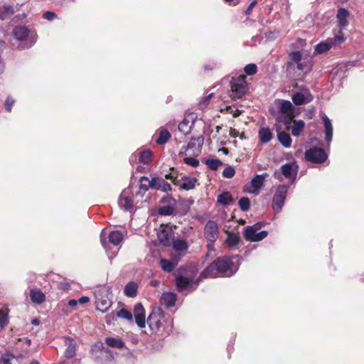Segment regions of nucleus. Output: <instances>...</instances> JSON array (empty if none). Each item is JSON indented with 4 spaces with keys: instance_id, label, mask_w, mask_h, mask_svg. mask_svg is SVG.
I'll list each match as a JSON object with an SVG mask.
<instances>
[{
    "instance_id": "69168bd1",
    "label": "nucleus",
    "mask_w": 364,
    "mask_h": 364,
    "mask_svg": "<svg viewBox=\"0 0 364 364\" xmlns=\"http://www.w3.org/2000/svg\"><path fill=\"white\" fill-rule=\"evenodd\" d=\"M105 234V230H102V232H101V235H100L101 243L104 246V247H105V240H104V235Z\"/></svg>"
},
{
    "instance_id": "6e6d98bb",
    "label": "nucleus",
    "mask_w": 364,
    "mask_h": 364,
    "mask_svg": "<svg viewBox=\"0 0 364 364\" xmlns=\"http://www.w3.org/2000/svg\"><path fill=\"white\" fill-rule=\"evenodd\" d=\"M56 16L57 14L55 12L50 11H46L43 15V17L48 21H53L55 18H56Z\"/></svg>"
},
{
    "instance_id": "9d476101",
    "label": "nucleus",
    "mask_w": 364,
    "mask_h": 364,
    "mask_svg": "<svg viewBox=\"0 0 364 364\" xmlns=\"http://www.w3.org/2000/svg\"><path fill=\"white\" fill-rule=\"evenodd\" d=\"M298 171V166L293 163H287L282 166L280 171L274 173V177L279 181L282 180V176L287 178L294 181Z\"/></svg>"
},
{
    "instance_id": "cd10ccee",
    "label": "nucleus",
    "mask_w": 364,
    "mask_h": 364,
    "mask_svg": "<svg viewBox=\"0 0 364 364\" xmlns=\"http://www.w3.org/2000/svg\"><path fill=\"white\" fill-rule=\"evenodd\" d=\"M138 285L134 282H129L124 287V294L130 298H134L137 294Z\"/></svg>"
},
{
    "instance_id": "6e6552de",
    "label": "nucleus",
    "mask_w": 364,
    "mask_h": 364,
    "mask_svg": "<svg viewBox=\"0 0 364 364\" xmlns=\"http://www.w3.org/2000/svg\"><path fill=\"white\" fill-rule=\"evenodd\" d=\"M216 264L220 274L225 277L233 275L238 269V264H235L234 262L227 257L216 259Z\"/></svg>"
},
{
    "instance_id": "58836bf2",
    "label": "nucleus",
    "mask_w": 364,
    "mask_h": 364,
    "mask_svg": "<svg viewBox=\"0 0 364 364\" xmlns=\"http://www.w3.org/2000/svg\"><path fill=\"white\" fill-rule=\"evenodd\" d=\"M240 237L237 234L233 232H228V237L225 240L226 244L230 247H235L240 242Z\"/></svg>"
},
{
    "instance_id": "f03ea898",
    "label": "nucleus",
    "mask_w": 364,
    "mask_h": 364,
    "mask_svg": "<svg viewBox=\"0 0 364 364\" xmlns=\"http://www.w3.org/2000/svg\"><path fill=\"white\" fill-rule=\"evenodd\" d=\"M109 288L102 286L95 291L96 309L105 313L111 307L112 302L109 298Z\"/></svg>"
},
{
    "instance_id": "412c9836",
    "label": "nucleus",
    "mask_w": 364,
    "mask_h": 364,
    "mask_svg": "<svg viewBox=\"0 0 364 364\" xmlns=\"http://www.w3.org/2000/svg\"><path fill=\"white\" fill-rule=\"evenodd\" d=\"M322 120L325 129V139L329 145L333 138V125L331 119L326 114L322 116Z\"/></svg>"
},
{
    "instance_id": "c85d7f7f",
    "label": "nucleus",
    "mask_w": 364,
    "mask_h": 364,
    "mask_svg": "<svg viewBox=\"0 0 364 364\" xmlns=\"http://www.w3.org/2000/svg\"><path fill=\"white\" fill-rule=\"evenodd\" d=\"M193 125V122H190V120L185 117L178 124V130L180 132L183 134L184 135H187L191 132V128Z\"/></svg>"
},
{
    "instance_id": "a18cd8bd",
    "label": "nucleus",
    "mask_w": 364,
    "mask_h": 364,
    "mask_svg": "<svg viewBox=\"0 0 364 364\" xmlns=\"http://www.w3.org/2000/svg\"><path fill=\"white\" fill-rule=\"evenodd\" d=\"M117 316L119 318H124L127 321H132L133 318L132 313L125 309H122L117 311Z\"/></svg>"
},
{
    "instance_id": "39448f33",
    "label": "nucleus",
    "mask_w": 364,
    "mask_h": 364,
    "mask_svg": "<svg viewBox=\"0 0 364 364\" xmlns=\"http://www.w3.org/2000/svg\"><path fill=\"white\" fill-rule=\"evenodd\" d=\"M289 65H296L298 70L304 73H307L311 69L312 62L311 58L307 56H302L300 51H294L290 54Z\"/></svg>"
},
{
    "instance_id": "7c9ffc66",
    "label": "nucleus",
    "mask_w": 364,
    "mask_h": 364,
    "mask_svg": "<svg viewBox=\"0 0 364 364\" xmlns=\"http://www.w3.org/2000/svg\"><path fill=\"white\" fill-rule=\"evenodd\" d=\"M105 343L111 348L121 349L124 346V343L121 338L107 337L105 338Z\"/></svg>"
},
{
    "instance_id": "72a5a7b5",
    "label": "nucleus",
    "mask_w": 364,
    "mask_h": 364,
    "mask_svg": "<svg viewBox=\"0 0 364 364\" xmlns=\"http://www.w3.org/2000/svg\"><path fill=\"white\" fill-rule=\"evenodd\" d=\"M171 135L170 132L164 127H161L159 129V136L158 139L156 140V142L158 144H165L171 138Z\"/></svg>"
},
{
    "instance_id": "a211bd4d",
    "label": "nucleus",
    "mask_w": 364,
    "mask_h": 364,
    "mask_svg": "<svg viewBox=\"0 0 364 364\" xmlns=\"http://www.w3.org/2000/svg\"><path fill=\"white\" fill-rule=\"evenodd\" d=\"M171 244L176 252L175 254H173V255L176 256V257L181 259L188 248L187 242L181 239H173Z\"/></svg>"
},
{
    "instance_id": "864d4df0",
    "label": "nucleus",
    "mask_w": 364,
    "mask_h": 364,
    "mask_svg": "<svg viewBox=\"0 0 364 364\" xmlns=\"http://www.w3.org/2000/svg\"><path fill=\"white\" fill-rule=\"evenodd\" d=\"M14 357L11 354H4L0 358V364H11V360Z\"/></svg>"
},
{
    "instance_id": "b1692460",
    "label": "nucleus",
    "mask_w": 364,
    "mask_h": 364,
    "mask_svg": "<svg viewBox=\"0 0 364 364\" xmlns=\"http://www.w3.org/2000/svg\"><path fill=\"white\" fill-rule=\"evenodd\" d=\"M269 176L268 173H262L256 175L251 181V184L254 188V191H257L264 185L265 179Z\"/></svg>"
},
{
    "instance_id": "4c0bfd02",
    "label": "nucleus",
    "mask_w": 364,
    "mask_h": 364,
    "mask_svg": "<svg viewBox=\"0 0 364 364\" xmlns=\"http://www.w3.org/2000/svg\"><path fill=\"white\" fill-rule=\"evenodd\" d=\"M279 104V109L282 114L293 112V105L289 100H280Z\"/></svg>"
},
{
    "instance_id": "f704fd0d",
    "label": "nucleus",
    "mask_w": 364,
    "mask_h": 364,
    "mask_svg": "<svg viewBox=\"0 0 364 364\" xmlns=\"http://www.w3.org/2000/svg\"><path fill=\"white\" fill-rule=\"evenodd\" d=\"M158 238L161 243L165 246H168L172 242V233L166 232L165 230H161L158 233Z\"/></svg>"
},
{
    "instance_id": "1a4fd4ad",
    "label": "nucleus",
    "mask_w": 364,
    "mask_h": 364,
    "mask_svg": "<svg viewBox=\"0 0 364 364\" xmlns=\"http://www.w3.org/2000/svg\"><path fill=\"white\" fill-rule=\"evenodd\" d=\"M164 314L160 308L152 310L147 318V323L152 333H157L164 321Z\"/></svg>"
},
{
    "instance_id": "c03bdc74",
    "label": "nucleus",
    "mask_w": 364,
    "mask_h": 364,
    "mask_svg": "<svg viewBox=\"0 0 364 364\" xmlns=\"http://www.w3.org/2000/svg\"><path fill=\"white\" fill-rule=\"evenodd\" d=\"M239 207L242 211H247L250 209V202L247 197H242L239 200Z\"/></svg>"
},
{
    "instance_id": "2eb2a0df",
    "label": "nucleus",
    "mask_w": 364,
    "mask_h": 364,
    "mask_svg": "<svg viewBox=\"0 0 364 364\" xmlns=\"http://www.w3.org/2000/svg\"><path fill=\"white\" fill-rule=\"evenodd\" d=\"M291 100L296 105H301L311 102L313 96L308 89L302 88L292 95Z\"/></svg>"
},
{
    "instance_id": "e2e57ef3",
    "label": "nucleus",
    "mask_w": 364,
    "mask_h": 364,
    "mask_svg": "<svg viewBox=\"0 0 364 364\" xmlns=\"http://www.w3.org/2000/svg\"><path fill=\"white\" fill-rule=\"evenodd\" d=\"M166 178L171 179L173 183H174V181H178L179 179H177L176 177H175L173 173H170L165 175Z\"/></svg>"
},
{
    "instance_id": "473e14b6",
    "label": "nucleus",
    "mask_w": 364,
    "mask_h": 364,
    "mask_svg": "<svg viewBox=\"0 0 364 364\" xmlns=\"http://www.w3.org/2000/svg\"><path fill=\"white\" fill-rule=\"evenodd\" d=\"M279 143L285 148H289L291 145V138L290 135L284 132H279L277 134Z\"/></svg>"
},
{
    "instance_id": "13d9d810",
    "label": "nucleus",
    "mask_w": 364,
    "mask_h": 364,
    "mask_svg": "<svg viewBox=\"0 0 364 364\" xmlns=\"http://www.w3.org/2000/svg\"><path fill=\"white\" fill-rule=\"evenodd\" d=\"M117 317V314L111 312L106 316V322L110 323L112 321L115 320Z\"/></svg>"
},
{
    "instance_id": "423d86ee",
    "label": "nucleus",
    "mask_w": 364,
    "mask_h": 364,
    "mask_svg": "<svg viewBox=\"0 0 364 364\" xmlns=\"http://www.w3.org/2000/svg\"><path fill=\"white\" fill-rule=\"evenodd\" d=\"M261 228L262 224L259 223L247 226L244 230L245 240L250 242H259L264 239L267 236L268 232L266 230L259 231Z\"/></svg>"
},
{
    "instance_id": "09e8293b",
    "label": "nucleus",
    "mask_w": 364,
    "mask_h": 364,
    "mask_svg": "<svg viewBox=\"0 0 364 364\" xmlns=\"http://www.w3.org/2000/svg\"><path fill=\"white\" fill-rule=\"evenodd\" d=\"M173 208L170 205L161 206L159 209V213L161 215H171L173 213Z\"/></svg>"
},
{
    "instance_id": "4be33fe9",
    "label": "nucleus",
    "mask_w": 364,
    "mask_h": 364,
    "mask_svg": "<svg viewBox=\"0 0 364 364\" xmlns=\"http://www.w3.org/2000/svg\"><path fill=\"white\" fill-rule=\"evenodd\" d=\"M181 259L172 255V260H168L166 259H160V265L161 269L166 272H171L173 270L175 267L178 264Z\"/></svg>"
},
{
    "instance_id": "680f3d73",
    "label": "nucleus",
    "mask_w": 364,
    "mask_h": 364,
    "mask_svg": "<svg viewBox=\"0 0 364 364\" xmlns=\"http://www.w3.org/2000/svg\"><path fill=\"white\" fill-rule=\"evenodd\" d=\"M89 301H90L89 297H88V296H85L80 297V298L77 300L78 303H79V304H86V303H87Z\"/></svg>"
},
{
    "instance_id": "052dcab7",
    "label": "nucleus",
    "mask_w": 364,
    "mask_h": 364,
    "mask_svg": "<svg viewBox=\"0 0 364 364\" xmlns=\"http://www.w3.org/2000/svg\"><path fill=\"white\" fill-rule=\"evenodd\" d=\"M229 134L232 138H237L240 135L239 132L237 130H236L235 129H234V128H230V132H229Z\"/></svg>"
},
{
    "instance_id": "0eeeda50",
    "label": "nucleus",
    "mask_w": 364,
    "mask_h": 364,
    "mask_svg": "<svg viewBox=\"0 0 364 364\" xmlns=\"http://www.w3.org/2000/svg\"><path fill=\"white\" fill-rule=\"evenodd\" d=\"M289 185H279L277 186L272 198V206L275 213L281 212L287 198Z\"/></svg>"
},
{
    "instance_id": "a19ab883",
    "label": "nucleus",
    "mask_w": 364,
    "mask_h": 364,
    "mask_svg": "<svg viewBox=\"0 0 364 364\" xmlns=\"http://www.w3.org/2000/svg\"><path fill=\"white\" fill-rule=\"evenodd\" d=\"M152 159V152L149 149L142 151L139 153V161L144 164H149Z\"/></svg>"
},
{
    "instance_id": "bb28decb",
    "label": "nucleus",
    "mask_w": 364,
    "mask_h": 364,
    "mask_svg": "<svg viewBox=\"0 0 364 364\" xmlns=\"http://www.w3.org/2000/svg\"><path fill=\"white\" fill-rule=\"evenodd\" d=\"M14 13V9L12 5L3 4L0 2V18L5 20L11 17Z\"/></svg>"
},
{
    "instance_id": "20e7f679",
    "label": "nucleus",
    "mask_w": 364,
    "mask_h": 364,
    "mask_svg": "<svg viewBox=\"0 0 364 364\" xmlns=\"http://www.w3.org/2000/svg\"><path fill=\"white\" fill-rule=\"evenodd\" d=\"M230 85L232 92L231 96L233 98H241L247 93L249 89L245 75L232 77Z\"/></svg>"
},
{
    "instance_id": "c9c22d12",
    "label": "nucleus",
    "mask_w": 364,
    "mask_h": 364,
    "mask_svg": "<svg viewBox=\"0 0 364 364\" xmlns=\"http://www.w3.org/2000/svg\"><path fill=\"white\" fill-rule=\"evenodd\" d=\"M109 241L114 245H119L123 240V235L118 230L112 231L108 235Z\"/></svg>"
},
{
    "instance_id": "4d7b16f0",
    "label": "nucleus",
    "mask_w": 364,
    "mask_h": 364,
    "mask_svg": "<svg viewBox=\"0 0 364 364\" xmlns=\"http://www.w3.org/2000/svg\"><path fill=\"white\" fill-rule=\"evenodd\" d=\"M14 104V100L11 97H7L4 104L5 109L10 112L11 111L12 106Z\"/></svg>"
},
{
    "instance_id": "f257e3e1",
    "label": "nucleus",
    "mask_w": 364,
    "mask_h": 364,
    "mask_svg": "<svg viewBox=\"0 0 364 364\" xmlns=\"http://www.w3.org/2000/svg\"><path fill=\"white\" fill-rule=\"evenodd\" d=\"M197 269L194 267L187 266L181 268L176 277V285L179 291L195 290L200 283L199 278L195 279Z\"/></svg>"
},
{
    "instance_id": "9b49d317",
    "label": "nucleus",
    "mask_w": 364,
    "mask_h": 364,
    "mask_svg": "<svg viewBox=\"0 0 364 364\" xmlns=\"http://www.w3.org/2000/svg\"><path fill=\"white\" fill-rule=\"evenodd\" d=\"M327 154L321 148H311L305 152V159L314 164H321L327 159Z\"/></svg>"
},
{
    "instance_id": "3c124183",
    "label": "nucleus",
    "mask_w": 364,
    "mask_h": 364,
    "mask_svg": "<svg viewBox=\"0 0 364 364\" xmlns=\"http://www.w3.org/2000/svg\"><path fill=\"white\" fill-rule=\"evenodd\" d=\"M183 162L192 167H197L199 165V161L194 157H186Z\"/></svg>"
},
{
    "instance_id": "774afa93",
    "label": "nucleus",
    "mask_w": 364,
    "mask_h": 364,
    "mask_svg": "<svg viewBox=\"0 0 364 364\" xmlns=\"http://www.w3.org/2000/svg\"><path fill=\"white\" fill-rule=\"evenodd\" d=\"M149 188H150V186L149 185L148 186L143 185V184L140 185V189L142 190L144 192L146 191Z\"/></svg>"
},
{
    "instance_id": "de8ad7c7",
    "label": "nucleus",
    "mask_w": 364,
    "mask_h": 364,
    "mask_svg": "<svg viewBox=\"0 0 364 364\" xmlns=\"http://www.w3.org/2000/svg\"><path fill=\"white\" fill-rule=\"evenodd\" d=\"M244 71L247 75H253L257 72V67L255 63H250L245 67Z\"/></svg>"
},
{
    "instance_id": "c756f323",
    "label": "nucleus",
    "mask_w": 364,
    "mask_h": 364,
    "mask_svg": "<svg viewBox=\"0 0 364 364\" xmlns=\"http://www.w3.org/2000/svg\"><path fill=\"white\" fill-rule=\"evenodd\" d=\"M259 140L262 144H266L272 139V133L268 127H262L259 130Z\"/></svg>"
},
{
    "instance_id": "0e129e2a",
    "label": "nucleus",
    "mask_w": 364,
    "mask_h": 364,
    "mask_svg": "<svg viewBox=\"0 0 364 364\" xmlns=\"http://www.w3.org/2000/svg\"><path fill=\"white\" fill-rule=\"evenodd\" d=\"M78 304V301L77 300H75V299H70L69 301H68V306H70V307H75L77 306V304Z\"/></svg>"
},
{
    "instance_id": "6ab92c4d",
    "label": "nucleus",
    "mask_w": 364,
    "mask_h": 364,
    "mask_svg": "<svg viewBox=\"0 0 364 364\" xmlns=\"http://www.w3.org/2000/svg\"><path fill=\"white\" fill-rule=\"evenodd\" d=\"M197 182L198 181L196 178L184 176L178 181H174V184L181 189L189 191L195 188Z\"/></svg>"
},
{
    "instance_id": "aec40b11",
    "label": "nucleus",
    "mask_w": 364,
    "mask_h": 364,
    "mask_svg": "<svg viewBox=\"0 0 364 364\" xmlns=\"http://www.w3.org/2000/svg\"><path fill=\"white\" fill-rule=\"evenodd\" d=\"M220 275L219 271L218 269V265L216 264V259L210 265H208L200 274L199 279L200 281L204 278H215Z\"/></svg>"
},
{
    "instance_id": "49530a36",
    "label": "nucleus",
    "mask_w": 364,
    "mask_h": 364,
    "mask_svg": "<svg viewBox=\"0 0 364 364\" xmlns=\"http://www.w3.org/2000/svg\"><path fill=\"white\" fill-rule=\"evenodd\" d=\"M293 118V112L289 114H284L282 116L277 118V121L284 123L285 125H289L291 123Z\"/></svg>"
},
{
    "instance_id": "338daca9",
    "label": "nucleus",
    "mask_w": 364,
    "mask_h": 364,
    "mask_svg": "<svg viewBox=\"0 0 364 364\" xmlns=\"http://www.w3.org/2000/svg\"><path fill=\"white\" fill-rule=\"evenodd\" d=\"M215 242H210V241H208V249L209 251H211L213 250Z\"/></svg>"
},
{
    "instance_id": "dca6fc26",
    "label": "nucleus",
    "mask_w": 364,
    "mask_h": 364,
    "mask_svg": "<svg viewBox=\"0 0 364 364\" xmlns=\"http://www.w3.org/2000/svg\"><path fill=\"white\" fill-rule=\"evenodd\" d=\"M101 348L96 352V359L102 364H108L114 358V353L108 348L103 346L101 343Z\"/></svg>"
},
{
    "instance_id": "bf43d9fd",
    "label": "nucleus",
    "mask_w": 364,
    "mask_h": 364,
    "mask_svg": "<svg viewBox=\"0 0 364 364\" xmlns=\"http://www.w3.org/2000/svg\"><path fill=\"white\" fill-rule=\"evenodd\" d=\"M257 1L256 0H253L250 4L249 5V6L247 7V9H246V14L247 15H250L252 12V9L257 5Z\"/></svg>"
},
{
    "instance_id": "5fc2aeb1",
    "label": "nucleus",
    "mask_w": 364,
    "mask_h": 364,
    "mask_svg": "<svg viewBox=\"0 0 364 364\" xmlns=\"http://www.w3.org/2000/svg\"><path fill=\"white\" fill-rule=\"evenodd\" d=\"M135 321L137 326L140 328L145 327L146 325V320H145V315L144 316H135Z\"/></svg>"
},
{
    "instance_id": "4468645a",
    "label": "nucleus",
    "mask_w": 364,
    "mask_h": 364,
    "mask_svg": "<svg viewBox=\"0 0 364 364\" xmlns=\"http://www.w3.org/2000/svg\"><path fill=\"white\" fill-rule=\"evenodd\" d=\"M204 236L207 241L215 242L219 236L218 223L213 220H208L204 227Z\"/></svg>"
},
{
    "instance_id": "5701e85b",
    "label": "nucleus",
    "mask_w": 364,
    "mask_h": 364,
    "mask_svg": "<svg viewBox=\"0 0 364 364\" xmlns=\"http://www.w3.org/2000/svg\"><path fill=\"white\" fill-rule=\"evenodd\" d=\"M65 346H67L65 351V356L67 358H72L75 355L76 353V342L70 338H66Z\"/></svg>"
},
{
    "instance_id": "603ef678",
    "label": "nucleus",
    "mask_w": 364,
    "mask_h": 364,
    "mask_svg": "<svg viewBox=\"0 0 364 364\" xmlns=\"http://www.w3.org/2000/svg\"><path fill=\"white\" fill-rule=\"evenodd\" d=\"M134 316L139 315L144 316L145 315V311L141 304L138 303L134 306Z\"/></svg>"
},
{
    "instance_id": "ddd939ff",
    "label": "nucleus",
    "mask_w": 364,
    "mask_h": 364,
    "mask_svg": "<svg viewBox=\"0 0 364 364\" xmlns=\"http://www.w3.org/2000/svg\"><path fill=\"white\" fill-rule=\"evenodd\" d=\"M118 204L121 209L125 211H130L134 208L133 194L130 189H124L118 199Z\"/></svg>"
},
{
    "instance_id": "f3484780",
    "label": "nucleus",
    "mask_w": 364,
    "mask_h": 364,
    "mask_svg": "<svg viewBox=\"0 0 364 364\" xmlns=\"http://www.w3.org/2000/svg\"><path fill=\"white\" fill-rule=\"evenodd\" d=\"M149 186L151 188L159 190L164 193L171 191V185L162 178L154 177L149 181Z\"/></svg>"
},
{
    "instance_id": "f8f14e48",
    "label": "nucleus",
    "mask_w": 364,
    "mask_h": 364,
    "mask_svg": "<svg viewBox=\"0 0 364 364\" xmlns=\"http://www.w3.org/2000/svg\"><path fill=\"white\" fill-rule=\"evenodd\" d=\"M344 41V38L341 31L332 38H328L326 41L321 42L315 46L316 53H323L331 49L333 45H340Z\"/></svg>"
},
{
    "instance_id": "393cba45",
    "label": "nucleus",
    "mask_w": 364,
    "mask_h": 364,
    "mask_svg": "<svg viewBox=\"0 0 364 364\" xmlns=\"http://www.w3.org/2000/svg\"><path fill=\"white\" fill-rule=\"evenodd\" d=\"M30 297L33 303L41 304L46 300L45 294L39 289H33L30 291Z\"/></svg>"
},
{
    "instance_id": "8fccbe9b",
    "label": "nucleus",
    "mask_w": 364,
    "mask_h": 364,
    "mask_svg": "<svg viewBox=\"0 0 364 364\" xmlns=\"http://www.w3.org/2000/svg\"><path fill=\"white\" fill-rule=\"evenodd\" d=\"M235 174V170L232 166L225 168L223 171V176L226 178H232Z\"/></svg>"
},
{
    "instance_id": "2f4dec72",
    "label": "nucleus",
    "mask_w": 364,
    "mask_h": 364,
    "mask_svg": "<svg viewBox=\"0 0 364 364\" xmlns=\"http://www.w3.org/2000/svg\"><path fill=\"white\" fill-rule=\"evenodd\" d=\"M348 11L345 9H339L337 13L338 23L341 28H343L348 25L347 17Z\"/></svg>"
},
{
    "instance_id": "79ce46f5",
    "label": "nucleus",
    "mask_w": 364,
    "mask_h": 364,
    "mask_svg": "<svg viewBox=\"0 0 364 364\" xmlns=\"http://www.w3.org/2000/svg\"><path fill=\"white\" fill-rule=\"evenodd\" d=\"M205 164L211 170H217L220 166L223 165V162L218 159H207L205 160Z\"/></svg>"
},
{
    "instance_id": "e433bc0d",
    "label": "nucleus",
    "mask_w": 364,
    "mask_h": 364,
    "mask_svg": "<svg viewBox=\"0 0 364 364\" xmlns=\"http://www.w3.org/2000/svg\"><path fill=\"white\" fill-rule=\"evenodd\" d=\"M217 200L219 204L225 206L230 205L233 198L229 192L225 191L218 196Z\"/></svg>"
},
{
    "instance_id": "37998d69",
    "label": "nucleus",
    "mask_w": 364,
    "mask_h": 364,
    "mask_svg": "<svg viewBox=\"0 0 364 364\" xmlns=\"http://www.w3.org/2000/svg\"><path fill=\"white\" fill-rule=\"evenodd\" d=\"M8 323V309H3L0 310V326L3 328Z\"/></svg>"
},
{
    "instance_id": "7ed1b4c3",
    "label": "nucleus",
    "mask_w": 364,
    "mask_h": 364,
    "mask_svg": "<svg viewBox=\"0 0 364 364\" xmlns=\"http://www.w3.org/2000/svg\"><path fill=\"white\" fill-rule=\"evenodd\" d=\"M15 39L18 41H26V46L23 48H31L36 41V34L31 33L25 26H17L12 31Z\"/></svg>"
},
{
    "instance_id": "ea45409f",
    "label": "nucleus",
    "mask_w": 364,
    "mask_h": 364,
    "mask_svg": "<svg viewBox=\"0 0 364 364\" xmlns=\"http://www.w3.org/2000/svg\"><path fill=\"white\" fill-rule=\"evenodd\" d=\"M305 123L303 120H298L294 122V125L291 128V134L293 136H298L304 130Z\"/></svg>"
},
{
    "instance_id": "a878e982",
    "label": "nucleus",
    "mask_w": 364,
    "mask_h": 364,
    "mask_svg": "<svg viewBox=\"0 0 364 364\" xmlns=\"http://www.w3.org/2000/svg\"><path fill=\"white\" fill-rule=\"evenodd\" d=\"M176 294L172 292H164L161 298V301L166 307H171L175 305Z\"/></svg>"
}]
</instances>
